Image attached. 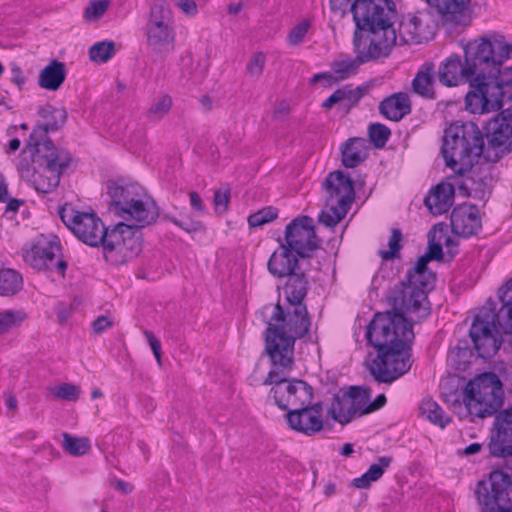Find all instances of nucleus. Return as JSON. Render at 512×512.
<instances>
[{
  "label": "nucleus",
  "mask_w": 512,
  "mask_h": 512,
  "mask_svg": "<svg viewBox=\"0 0 512 512\" xmlns=\"http://www.w3.org/2000/svg\"><path fill=\"white\" fill-rule=\"evenodd\" d=\"M512 55V44L498 32H488L464 47L465 62L452 55L438 69L441 84L447 87L469 82L473 90L465 97L466 109L473 114L499 111L512 100V65L503 64Z\"/></svg>",
  "instance_id": "obj_1"
},
{
  "label": "nucleus",
  "mask_w": 512,
  "mask_h": 512,
  "mask_svg": "<svg viewBox=\"0 0 512 512\" xmlns=\"http://www.w3.org/2000/svg\"><path fill=\"white\" fill-rule=\"evenodd\" d=\"M350 11L355 22L353 42L364 59L387 57L398 36L392 0H354Z\"/></svg>",
  "instance_id": "obj_2"
},
{
  "label": "nucleus",
  "mask_w": 512,
  "mask_h": 512,
  "mask_svg": "<svg viewBox=\"0 0 512 512\" xmlns=\"http://www.w3.org/2000/svg\"><path fill=\"white\" fill-rule=\"evenodd\" d=\"M391 321H371L367 328L368 342L378 350L377 356L368 364L369 373L378 383L391 384L411 368L410 344L414 332L406 329L398 333L389 330Z\"/></svg>",
  "instance_id": "obj_3"
},
{
  "label": "nucleus",
  "mask_w": 512,
  "mask_h": 512,
  "mask_svg": "<svg viewBox=\"0 0 512 512\" xmlns=\"http://www.w3.org/2000/svg\"><path fill=\"white\" fill-rule=\"evenodd\" d=\"M502 303L496 311V304L489 300L476 315L469 334L479 357L491 359L502 344V334L512 333V278L499 290Z\"/></svg>",
  "instance_id": "obj_4"
},
{
  "label": "nucleus",
  "mask_w": 512,
  "mask_h": 512,
  "mask_svg": "<svg viewBox=\"0 0 512 512\" xmlns=\"http://www.w3.org/2000/svg\"><path fill=\"white\" fill-rule=\"evenodd\" d=\"M265 338V350L270 359L294 358L295 340L304 337L311 322L305 304H289L284 309L279 303L272 307Z\"/></svg>",
  "instance_id": "obj_5"
},
{
  "label": "nucleus",
  "mask_w": 512,
  "mask_h": 512,
  "mask_svg": "<svg viewBox=\"0 0 512 512\" xmlns=\"http://www.w3.org/2000/svg\"><path fill=\"white\" fill-rule=\"evenodd\" d=\"M429 292L430 290L414 285L408 280L400 282L386 296V303L390 309L383 313H377L372 321L387 319L391 321L389 330L398 333H406V329L413 331L412 323L408 321L406 315H412L417 320L428 317L431 312L428 300Z\"/></svg>",
  "instance_id": "obj_6"
},
{
  "label": "nucleus",
  "mask_w": 512,
  "mask_h": 512,
  "mask_svg": "<svg viewBox=\"0 0 512 512\" xmlns=\"http://www.w3.org/2000/svg\"><path fill=\"white\" fill-rule=\"evenodd\" d=\"M484 139L476 124L453 123L445 131L441 153L446 165L464 176L483 153Z\"/></svg>",
  "instance_id": "obj_7"
},
{
  "label": "nucleus",
  "mask_w": 512,
  "mask_h": 512,
  "mask_svg": "<svg viewBox=\"0 0 512 512\" xmlns=\"http://www.w3.org/2000/svg\"><path fill=\"white\" fill-rule=\"evenodd\" d=\"M271 369L263 381L264 385H272L270 394L275 404L282 410L289 412L303 405L311 403L313 388L300 379H288L287 375L294 368V358L270 359Z\"/></svg>",
  "instance_id": "obj_8"
},
{
  "label": "nucleus",
  "mask_w": 512,
  "mask_h": 512,
  "mask_svg": "<svg viewBox=\"0 0 512 512\" xmlns=\"http://www.w3.org/2000/svg\"><path fill=\"white\" fill-rule=\"evenodd\" d=\"M35 171L29 180L40 193L52 192L60 182L61 175L68 168L71 157L69 152L58 150L52 141L45 144L28 145Z\"/></svg>",
  "instance_id": "obj_9"
},
{
  "label": "nucleus",
  "mask_w": 512,
  "mask_h": 512,
  "mask_svg": "<svg viewBox=\"0 0 512 512\" xmlns=\"http://www.w3.org/2000/svg\"><path fill=\"white\" fill-rule=\"evenodd\" d=\"M462 401L470 415L479 418L491 416L503 405V384L495 373H483L468 382Z\"/></svg>",
  "instance_id": "obj_10"
},
{
  "label": "nucleus",
  "mask_w": 512,
  "mask_h": 512,
  "mask_svg": "<svg viewBox=\"0 0 512 512\" xmlns=\"http://www.w3.org/2000/svg\"><path fill=\"white\" fill-rule=\"evenodd\" d=\"M325 205L318 220L327 227H335L347 215L355 200L354 182L341 170L330 172L322 182Z\"/></svg>",
  "instance_id": "obj_11"
},
{
  "label": "nucleus",
  "mask_w": 512,
  "mask_h": 512,
  "mask_svg": "<svg viewBox=\"0 0 512 512\" xmlns=\"http://www.w3.org/2000/svg\"><path fill=\"white\" fill-rule=\"evenodd\" d=\"M101 245L108 263L123 265L141 252V232L137 227L121 222L109 230Z\"/></svg>",
  "instance_id": "obj_12"
},
{
  "label": "nucleus",
  "mask_w": 512,
  "mask_h": 512,
  "mask_svg": "<svg viewBox=\"0 0 512 512\" xmlns=\"http://www.w3.org/2000/svg\"><path fill=\"white\" fill-rule=\"evenodd\" d=\"M475 496L482 512H512V480L506 472L493 470L477 483Z\"/></svg>",
  "instance_id": "obj_13"
},
{
  "label": "nucleus",
  "mask_w": 512,
  "mask_h": 512,
  "mask_svg": "<svg viewBox=\"0 0 512 512\" xmlns=\"http://www.w3.org/2000/svg\"><path fill=\"white\" fill-rule=\"evenodd\" d=\"M24 260L38 271H55L62 277L67 269V262L61 257V245L55 235H40L24 254Z\"/></svg>",
  "instance_id": "obj_14"
},
{
  "label": "nucleus",
  "mask_w": 512,
  "mask_h": 512,
  "mask_svg": "<svg viewBox=\"0 0 512 512\" xmlns=\"http://www.w3.org/2000/svg\"><path fill=\"white\" fill-rule=\"evenodd\" d=\"M59 215L79 240L92 247L101 245L110 230L105 228L101 219L94 213L63 207L59 210Z\"/></svg>",
  "instance_id": "obj_15"
},
{
  "label": "nucleus",
  "mask_w": 512,
  "mask_h": 512,
  "mask_svg": "<svg viewBox=\"0 0 512 512\" xmlns=\"http://www.w3.org/2000/svg\"><path fill=\"white\" fill-rule=\"evenodd\" d=\"M313 219L302 215L294 218L285 228L284 241L287 248L300 258H310L320 247Z\"/></svg>",
  "instance_id": "obj_16"
},
{
  "label": "nucleus",
  "mask_w": 512,
  "mask_h": 512,
  "mask_svg": "<svg viewBox=\"0 0 512 512\" xmlns=\"http://www.w3.org/2000/svg\"><path fill=\"white\" fill-rule=\"evenodd\" d=\"M435 8L443 26L450 29H465L472 23L473 0H425Z\"/></svg>",
  "instance_id": "obj_17"
},
{
  "label": "nucleus",
  "mask_w": 512,
  "mask_h": 512,
  "mask_svg": "<svg viewBox=\"0 0 512 512\" xmlns=\"http://www.w3.org/2000/svg\"><path fill=\"white\" fill-rule=\"evenodd\" d=\"M488 447L494 457L512 456V406L495 413Z\"/></svg>",
  "instance_id": "obj_18"
},
{
  "label": "nucleus",
  "mask_w": 512,
  "mask_h": 512,
  "mask_svg": "<svg viewBox=\"0 0 512 512\" xmlns=\"http://www.w3.org/2000/svg\"><path fill=\"white\" fill-rule=\"evenodd\" d=\"M366 396L361 394L359 387H351L349 391L336 394L328 409V415L336 422L345 425L355 416H363Z\"/></svg>",
  "instance_id": "obj_19"
},
{
  "label": "nucleus",
  "mask_w": 512,
  "mask_h": 512,
  "mask_svg": "<svg viewBox=\"0 0 512 512\" xmlns=\"http://www.w3.org/2000/svg\"><path fill=\"white\" fill-rule=\"evenodd\" d=\"M286 420L291 429L307 436L314 435L323 429L321 403L308 404L290 410Z\"/></svg>",
  "instance_id": "obj_20"
},
{
  "label": "nucleus",
  "mask_w": 512,
  "mask_h": 512,
  "mask_svg": "<svg viewBox=\"0 0 512 512\" xmlns=\"http://www.w3.org/2000/svg\"><path fill=\"white\" fill-rule=\"evenodd\" d=\"M450 224L453 233L458 236L468 238L477 235L482 229L478 207L466 203L456 206L451 212Z\"/></svg>",
  "instance_id": "obj_21"
},
{
  "label": "nucleus",
  "mask_w": 512,
  "mask_h": 512,
  "mask_svg": "<svg viewBox=\"0 0 512 512\" xmlns=\"http://www.w3.org/2000/svg\"><path fill=\"white\" fill-rule=\"evenodd\" d=\"M38 114L45 121L44 124L36 126L29 137L28 145L45 144L50 141L47 138L49 131L60 129L66 122L67 111L64 108H56L45 104L39 108Z\"/></svg>",
  "instance_id": "obj_22"
},
{
  "label": "nucleus",
  "mask_w": 512,
  "mask_h": 512,
  "mask_svg": "<svg viewBox=\"0 0 512 512\" xmlns=\"http://www.w3.org/2000/svg\"><path fill=\"white\" fill-rule=\"evenodd\" d=\"M158 216L159 212L155 202L149 197L142 198L139 195L128 209H124V214H121L126 221L134 220L135 224L131 226L137 227L139 231L155 222Z\"/></svg>",
  "instance_id": "obj_23"
},
{
  "label": "nucleus",
  "mask_w": 512,
  "mask_h": 512,
  "mask_svg": "<svg viewBox=\"0 0 512 512\" xmlns=\"http://www.w3.org/2000/svg\"><path fill=\"white\" fill-rule=\"evenodd\" d=\"M412 103L407 93L397 92L385 97L379 104V113L386 119L398 122L411 113Z\"/></svg>",
  "instance_id": "obj_24"
},
{
  "label": "nucleus",
  "mask_w": 512,
  "mask_h": 512,
  "mask_svg": "<svg viewBox=\"0 0 512 512\" xmlns=\"http://www.w3.org/2000/svg\"><path fill=\"white\" fill-rule=\"evenodd\" d=\"M370 86L368 84L360 85L356 88H351L346 85L342 88L335 90L325 101L322 103V108L330 110L335 104H341L346 112H349L353 107L357 106L359 101L369 92Z\"/></svg>",
  "instance_id": "obj_25"
},
{
  "label": "nucleus",
  "mask_w": 512,
  "mask_h": 512,
  "mask_svg": "<svg viewBox=\"0 0 512 512\" xmlns=\"http://www.w3.org/2000/svg\"><path fill=\"white\" fill-rule=\"evenodd\" d=\"M292 250L281 243L278 250L270 256L267 268L270 274L283 278L299 270L298 259Z\"/></svg>",
  "instance_id": "obj_26"
},
{
  "label": "nucleus",
  "mask_w": 512,
  "mask_h": 512,
  "mask_svg": "<svg viewBox=\"0 0 512 512\" xmlns=\"http://www.w3.org/2000/svg\"><path fill=\"white\" fill-rule=\"evenodd\" d=\"M455 183L442 182L438 184L428 196L424 203L430 212L434 215L446 213L454 202Z\"/></svg>",
  "instance_id": "obj_27"
},
{
  "label": "nucleus",
  "mask_w": 512,
  "mask_h": 512,
  "mask_svg": "<svg viewBox=\"0 0 512 512\" xmlns=\"http://www.w3.org/2000/svg\"><path fill=\"white\" fill-rule=\"evenodd\" d=\"M286 278L283 291L287 303L292 305L305 304L304 299L309 289L306 274L298 270Z\"/></svg>",
  "instance_id": "obj_28"
},
{
  "label": "nucleus",
  "mask_w": 512,
  "mask_h": 512,
  "mask_svg": "<svg viewBox=\"0 0 512 512\" xmlns=\"http://www.w3.org/2000/svg\"><path fill=\"white\" fill-rule=\"evenodd\" d=\"M137 190L138 188L132 185L121 186L114 182L108 184L107 194L110 197V204L115 207L120 217L124 214V209H128L139 195Z\"/></svg>",
  "instance_id": "obj_29"
},
{
  "label": "nucleus",
  "mask_w": 512,
  "mask_h": 512,
  "mask_svg": "<svg viewBox=\"0 0 512 512\" xmlns=\"http://www.w3.org/2000/svg\"><path fill=\"white\" fill-rule=\"evenodd\" d=\"M66 78V68L63 62L52 60L39 74L38 84L41 88L56 91Z\"/></svg>",
  "instance_id": "obj_30"
},
{
  "label": "nucleus",
  "mask_w": 512,
  "mask_h": 512,
  "mask_svg": "<svg viewBox=\"0 0 512 512\" xmlns=\"http://www.w3.org/2000/svg\"><path fill=\"white\" fill-rule=\"evenodd\" d=\"M342 164L347 168H355L367 157V142L363 138L348 139L341 149Z\"/></svg>",
  "instance_id": "obj_31"
},
{
  "label": "nucleus",
  "mask_w": 512,
  "mask_h": 512,
  "mask_svg": "<svg viewBox=\"0 0 512 512\" xmlns=\"http://www.w3.org/2000/svg\"><path fill=\"white\" fill-rule=\"evenodd\" d=\"M435 71L433 63H425L415 75L412 81V90L417 95L434 99L436 97L434 91Z\"/></svg>",
  "instance_id": "obj_32"
},
{
  "label": "nucleus",
  "mask_w": 512,
  "mask_h": 512,
  "mask_svg": "<svg viewBox=\"0 0 512 512\" xmlns=\"http://www.w3.org/2000/svg\"><path fill=\"white\" fill-rule=\"evenodd\" d=\"M455 182L458 190L464 196L482 200L489 193L487 177H481L475 173L463 177L460 181L455 180Z\"/></svg>",
  "instance_id": "obj_33"
},
{
  "label": "nucleus",
  "mask_w": 512,
  "mask_h": 512,
  "mask_svg": "<svg viewBox=\"0 0 512 512\" xmlns=\"http://www.w3.org/2000/svg\"><path fill=\"white\" fill-rule=\"evenodd\" d=\"M431 260L426 255L421 256L416 265L407 273V280L414 285L424 289L432 290L436 280L435 274L428 269L427 265Z\"/></svg>",
  "instance_id": "obj_34"
},
{
  "label": "nucleus",
  "mask_w": 512,
  "mask_h": 512,
  "mask_svg": "<svg viewBox=\"0 0 512 512\" xmlns=\"http://www.w3.org/2000/svg\"><path fill=\"white\" fill-rule=\"evenodd\" d=\"M147 43L156 52H162L172 47L174 34L172 27L146 26Z\"/></svg>",
  "instance_id": "obj_35"
},
{
  "label": "nucleus",
  "mask_w": 512,
  "mask_h": 512,
  "mask_svg": "<svg viewBox=\"0 0 512 512\" xmlns=\"http://www.w3.org/2000/svg\"><path fill=\"white\" fill-rule=\"evenodd\" d=\"M489 143L494 147L504 146L512 141V126L495 116L486 126Z\"/></svg>",
  "instance_id": "obj_36"
},
{
  "label": "nucleus",
  "mask_w": 512,
  "mask_h": 512,
  "mask_svg": "<svg viewBox=\"0 0 512 512\" xmlns=\"http://www.w3.org/2000/svg\"><path fill=\"white\" fill-rule=\"evenodd\" d=\"M391 462L392 458L389 456L380 457L378 462L373 463L361 477L353 480V485L359 489L369 488L372 482H375L382 477Z\"/></svg>",
  "instance_id": "obj_37"
},
{
  "label": "nucleus",
  "mask_w": 512,
  "mask_h": 512,
  "mask_svg": "<svg viewBox=\"0 0 512 512\" xmlns=\"http://www.w3.org/2000/svg\"><path fill=\"white\" fill-rule=\"evenodd\" d=\"M354 45V51L356 53V57L354 59L348 58L340 61H336L332 64V70L333 72L338 75L337 77H334L333 82L343 80L351 76L356 72L358 67L361 64L367 63L372 60H376L377 58H369L364 59L361 54L358 52L356 45Z\"/></svg>",
  "instance_id": "obj_38"
},
{
  "label": "nucleus",
  "mask_w": 512,
  "mask_h": 512,
  "mask_svg": "<svg viewBox=\"0 0 512 512\" xmlns=\"http://www.w3.org/2000/svg\"><path fill=\"white\" fill-rule=\"evenodd\" d=\"M23 288L22 275L12 268L0 269V295L14 296Z\"/></svg>",
  "instance_id": "obj_39"
},
{
  "label": "nucleus",
  "mask_w": 512,
  "mask_h": 512,
  "mask_svg": "<svg viewBox=\"0 0 512 512\" xmlns=\"http://www.w3.org/2000/svg\"><path fill=\"white\" fill-rule=\"evenodd\" d=\"M419 410L422 416H424L432 424L441 428H445L451 422V418L446 415L439 404L431 398L423 399Z\"/></svg>",
  "instance_id": "obj_40"
},
{
  "label": "nucleus",
  "mask_w": 512,
  "mask_h": 512,
  "mask_svg": "<svg viewBox=\"0 0 512 512\" xmlns=\"http://www.w3.org/2000/svg\"><path fill=\"white\" fill-rule=\"evenodd\" d=\"M173 20L169 5L165 0H155L150 8L146 26L172 27Z\"/></svg>",
  "instance_id": "obj_41"
},
{
  "label": "nucleus",
  "mask_w": 512,
  "mask_h": 512,
  "mask_svg": "<svg viewBox=\"0 0 512 512\" xmlns=\"http://www.w3.org/2000/svg\"><path fill=\"white\" fill-rule=\"evenodd\" d=\"M421 21L417 16H410L403 19L398 28L399 39L404 44L419 43L421 41L420 33Z\"/></svg>",
  "instance_id": "obj_42"
},
{
  "label": "nucleus",
  "mask_w": 512,
  "mask_h": 512,
  "mask_svg": "<svg viewBox=\"0 0 512 512\" xmlns=\"http://www.w3.org/2000/svg\"><path fill=\"white\" fill-rule=\"evenodd\" d=\"M172 98L169 95H161L154 100L146 112L149 122H158L162 120L171 110Z\"/></svg>",
  "instance_id": "obj_43"
},
{
  "label": "nucleus",
  "mask_w": 512,
  "mask_h": 512,
  "mask_svg": "<svg viewBox=\"0 0 512 512\" xmlns=\"http://www.w3.org/2000/svg\"><path fill=\"white\" fill-rule=\"evenodd\" d=\"M115 54V45L112 41H101L92 45L89 56L93 62L105 63Z\"/></svg>",
  "instance_id": "obj_44"
},
{
  "label": "nucleus",
  "mask_w": 512,
  "mask_h": 512,
  "mask_svg": "<svg viewBox=\"0 0 512 512\" xmlns=\"http://www.w3.org/2000/svg\"><path fill=\"white\" fill-rule=\"evenodd\" d=\"M63 447L73 456H82L90 450L91 446L88 438H78L64 433Z\"/></svg>",
  "instance_id": "obj_45"
},
{
  "label": "nucleus",
  "mask_w": 512,
  "mask_h": 512,
  "mask_svg": "<svg viewBox=\"0 0 512 512\" xmlns=\"http://www.w3.org/2000/svg\"><path fill=\"white\" fill-rule=\"evenodd\" d=\"M402 238V233L399 229L395 228L392 230L388 240V249L378 251V255L382 260L389 261L398 259L400 257V251L402 249Z\"/></svg>",
  "instance_id": "obj_46"
},
{
  "label": "nucleus",
  "mask_w": 512,
  "mask_h": 512,
  "mask_svg": "<svg viewBox=\"0 0 512 512\" xmlns=\"http://www.w3.org/2000/svg\"><path fill=\"white\" fill-rule=\"evenodd\" d=\"M26 319V314L20 310H4L0 312V334L9 332Z\"/></svg>",
  "instance_id": "obj_47"
},
{
  "label": "nucleus",
  "mask_w": 512,
  "mask_h": 512,
  "mask_svg": "<svg viewBox=\"0 0 512 512\" xmlns=\"http://www.w3.org/2000/svg\"><path fill=\"white\" fill-rule=\"evenodd\" d=\"M278 210L274 207H264L248 217V224L251 228L261 227L277 219Z\"/></svg>",
  "instance_id": "obj_48"
},
{
  "label": "nucleus",
  "mask_w": 512,
  "mask_h": 512,
  "mask_svg": "<svg viewBox=\"0 0 512 512\" xmlns=\"http://www.w3.org/2000/svg\"><path fill=\"white\" fill-rule=\"evenodd\" d=\"M370 141L376 148H382L388 141L391 131L381 123H373L368 128Z\"/></svg>",
  "instance_id": "obj_49"
},
{
  "label": "nucleus",
  "mask_w": 512,
  "mask_h": 512,
  "mask_svg": "<svg viewBox=\"0 0 512 512\" xmlns=\"http://www.w3.org/2000/svg\"><path fill=\"white\" fill-rule=\"evenodd\" d=\"M266 56L263 52H255L246 65V73L254 79H259L264 71Z\"/></svg>",
  "instance_id": "obj_50"
},
{
  "label": "nucleus",
  "mask_w": 512,
  "mask_h": 512,
  "mask_svg": "<svg viewBox=\"0 0 512 512\" xmlns=\"http://www.w3.org/2000/svg\"><path fill=\"white\" fill-rule=\"evenodd\" d=\"M109 4V0H90L85 8V18L88 20H97L107 11Z\"/></svg>",
  "instance_id": "obj_51"
},
{
  "label": "nucleus",
  "mask_w": 512,
  "mask_h": 512,
  "mask_svg": "<svg viewBox=\"0 0 512 512\" xmlns=\"http://www.w3.org/2000/svg\"><path fill=\"white\" fill-rule=\"evenodd\" d=\"M359 391L361 394L366 396L364 407L362 408V414H369L374 412L380 408H382L386 404V396L384 394L378 395L373 402H370L371 391L369 388L359 387Z\"/></svg>",
  "instance_id": "obj_52"
},
{
  "label": "nucleus",
  "mask_w": 512,
  "mask_h": 512,
  "mask_svg": "<svg viewBox=\"0 0 512 512\" xmlns=\"http://www.w3.org/2000/svg\"><path fill=\"white\" fill-rule=\"evenodd\" d=\"M53 394L62 400L76 401L80 396V389L74 384L62 383L55 388Z\"/></svg>",
  "instance_id": "obj_53"
},
{
  "label": "nucleus",
  "mask_w": 512,
  "mask_h": 512,
  "mask_svg": "<svg viewBox=\"0 0 512 512\" xmlns=\"http://www.w3.org/2000/svg\"><path fill=\"white\" fill-rule=\"evenodd\" d=\"M431 234H439V242L443 243L446 246V248L448 249V253H450L451 256L453 257L455 252L452 251L451 248H454L456 246V243L449 235L446 234V225L442 223L434 225L432 231H430L429 233V236Z\"/></svg>",
  "instance_id": "obj_54"
},
{
  "label": "nucleus",
  "mask_w": 512,
  "mask_h": 512,
  "mask_svg": "<svg viewBox=\"0 0 512 512\" xmlns=\"http://www.w3.org/2000/svg\"><path fill=\"white\" fill-rule=\"evenodd\" d=\"M229 204V191L216 190L214 193V209L218 214H223L227 211Z\"/></svg>",
  "instance_id": "obj_55"
},
{
  "label": "nucleus",
  "mask_w": 512,
  "mask_h": 512,
  "mask_svg": "<svg viewBox=\"0 0 512 512\" xmlns=\"http://www.w3.org/2000/svg\"><path fill=\"white\" fill-rule=\"evenodd\" d=\"M309 23L307 21H303L296 25L288 35V41L291 45H298L302 42L304 36L308 31Z\"/></svg>",
  "instance_id": "obj_56"
},
{
  "label": "nucleus",
  "mask_w": 512,
  "mask_h": 512,
  "mask_svg": "<svg viewBox=\"0 0 512 512\" xmlns=\"http://www.w3.org/2000/svg\"><path fill=\"white\" fill-rule=\"evenodd\" d=\"M144 336L146 337L149 346L151 347L153 354L158 362L159 365H161V343L160 341L154 336V334L149 330H144Z\"/></svg>",
  "instance_id": "obj_57"
},
{
  "label": "nucleus",
  "mask_w": 512,
  "mask_h": 512,
  "mask_svg": "<svg viewBox=\"0 0 512 512\" xmlns=\"http://www.w3.org/2000/svg\"><path fill=\"white\" fill-rule=\"evenodd\" d=\"M436 234L429 239V251L425 254L430 260H441L443 257L442 243L435 242Z\"/></svg>",
  "instance_id": "obj_58"
},
{
  "label": "nucleus",
  "mask_w": 512,
  "mask_h": 512,
  "mask_svg": "<svg viewBox=\"0 0 512 512\" xmlns=\"http://www.w3.org/2000/svg\"><path fill=\"white\" fill-rule=\"evenodd\" d=\"M113 326V321L104 315L97 317L92 323L94 333L100 334Z\"/></svg>",
  "instance_id": "obj_59"
},
{
  "label": "nucleus",
  "mask_w": 512,
  "mask_h": 512,
  "mask_svg": "<svg viewBox=\"0 0 512 512\" xmlns=\"http://www.w3.org/2000/svg\"><path fill=\"white\" fill-rule=\"evenodd\" d=\"M353 1L354 0H330V7L333 12L343 16L348 10L350 11V6Z\"/></svg>",
  "instance_id": "obj_60"
},
{
  "label": "nucleus",
  "mask_w": 512,
  "mask_h": 512,
  "mask_svg": "<svg viewBox=\"0 0 512 512\" xmlns=\"http://www.w3.org/2000/svg\"><path fill=\"white\" fill-rule=\"evenodd\" d=\"M11 81L21 88L25 83V77L23 76L22 69L16 64L11 65Z\"/></svg>",
  "instance_id": "obj_61"
},
{
  "label": "nucleus",
  "mask_w": 512,
  "mask_h": 512,
  "mask_svg": "<svg viewBox=\"0 0 512 512\" xmlns=\"http://www.w3.org/2000/svg\"><path fill=\"white\" fill-rule=\"evenodd\" d=\"M113 486L116 490L120 491L122 494H130L132 491H133V486L128 483V482H125L123 480H116L114 483H113Z\"/></svg>",
  "instance_id": "obj_62"
},
{
  "label": "nucleus",
  "mask_w": 512,
  "mask_h": 512,
  "mask_svg": "<svg viewBox=\"0 0 512 512\" xmlns=\"http://www.w3.org/2000/svg\"><path fill=\"white\" fill-rule=\"evenodd\" d=\"M175 5L186 14H190L192 11L191 0H175Z\"/></svg>",
  "instance_id": "obj_63"
},
{
  "label": "nucleus",
  "mask_w": 512,
  "mask_h": 512,
  "mask_svg": "<svg viewBox=\"0 0 512 512\" xmlns=\"http://www.w3.org/2000/svg\"><path fill=\"white\" fill-rule=\"evenodd\" d=\"M502 121L507 122L512 126V106L502 110L498 115H496Z\"/></svg>",
  "instance_id": "obj_64"
}]
</instances>
